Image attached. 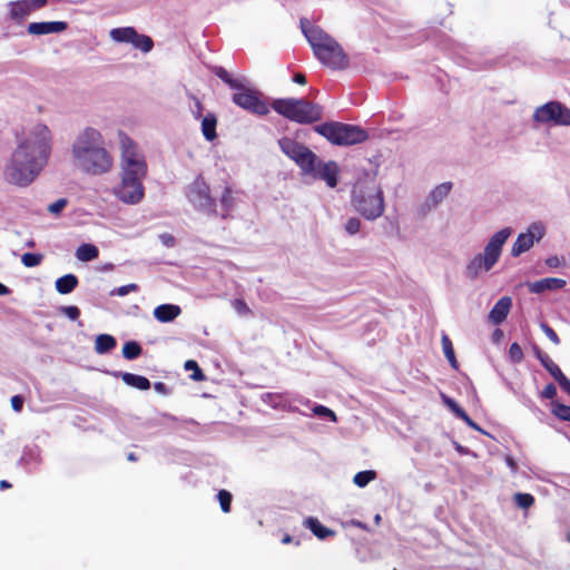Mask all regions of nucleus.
<instances>
[{"label":"nucleus","instance_id":"nucleus-1","mask_svg":"<svg viewBox=\"0 0 570 570\" xmlns=\"http://www.w3.org/2000/svg\"><path fill=\"white\" fill-rule=\"evenodd\" d=\"M51 140V131L42 124H37L28 136L18 139L3 170L6 180L17 186L31 184L48 163Z\"/></svg>","mask_w":570,"mask_h":570},{"label":"nucleus","instance_id":"nucleus-2","mask_svg":"<svg viewBox=\"0 0 570 570\" xmlns=\"http://www.w3.org/2000/svg\"><path fill=\"white\" fill-rule=\"evenodd\" d=\"M72 156L77 166L90 175H102L112 167V157L102 147L101 135L94 128H87L78 136L72 146Z\"/></svg>","mask_w":570,"mask_h":570},{"label":"nucleus","instance_id":"nucleus-3","mask_svg":"<svg viewBox=\"0 0 570 570\" xmlns=\"http://www.w3.org/2000/svg\"><path fill=\"white\" fill-rule=\"evenodd\" d=\"M299 26L314 55L324 66L333 70L345 69L348 66L347 56L333 37L321 27L312 24L306 18L301 19Z\"/></svg>","mask_w":570,"mask_h":570},{"label":"nucleus","instance_id":"nucleus-4","mask_svg":"<svg viewBox=\"0 0 570 570\" xmlns=\"http://www.w3.org/2000/svg\"><path fill=\"white\" fill-rule=\"evenodd\" d=\"M351 204L367 220H374L383 215L384 194L374 176L366 175V178L356 180L352 189Z\"/></svg>","mask_w":570,"mask_h":570},{"label":"nucleus","instance_id":"nucleus-5","mask_svg":"<svg viewBox=\"0 0 570 570\" xmlns=\"http://www.w3.org/2000/svg\"><path fill=\"white\" fill-rule=\"evenodd\" d=\"M271 107L278 115L297 124H312L323 116L322 107L306 99L279 98L275 99Z\"/></svg>","mask_w":570,"mask_h":570},{"label":"nucleus","instance_id":"nucleus-6","mask_svg":"<svg viewBox=\"0 0 570 570\" xmlns=\"http://www.w3.org/2000/svg\"><path fill=\"white\" fill-rule=\"evenodd\" d=\"M510 235L511 228L509 227L497 232L484 247L483 253L475 255L473 259L468 264V276L471 278H475L482 271H490L499 261L502 252V246L504 245Z\"/></svg>","mask_w":570,"mask_h":570},{"label":"nucleus","instance_id":"nucleus-7","mask_svg":"<svg viewBox=\"0 0 570 570\" xmlns=\"http://www.w3.org/2000/svg\"><path fill=\"white\" fill-rule=\"evenodd\" d=\"M314 130L336 146L356 145L368 138L367 132L361 127L338 121L317 125Z\"/></svg>","mask_w":570,"mask_h":570},{"label":"nucleus","instance_id":"nucleus-8","mask_svg":"<svg viewBox=\"0 0 570 570\" xmlns=\"http://www.w3.org/2000/svg\"><path fill=\"white\" fill-rule=\"evenodd\" d=\"M234 90L236 92L232 96V101L237 107L256 116H266L269 112V106L262 91L246 86L244 81Z\"/></svg>","mask_w":570,"mask_h":570},{"label":"nucleus","instance_id":"nucleus-9","mask_svg":"<svg viewBox=\"0 0 570 570\" xmlns=\"http://www.w3.org/2000/svg\"><path fill=\"white\" fill-rule=\"evenodd\" d=\"M281 150L291 158L302 171H311L316 155L303 144L289 138L283 137L278 140Z\"/></svg>","mask_w":570,"mask_h":570},{"label":"nucleus","instance_id":"nucleus-10","mask_svg":"<svg viewBox=\"0 0 570 570\" xmlns=\"http://www.w3.org/2000/svg\"><path fill=\"white\" fill-rule=\"evenodd\" d=\"M532 117L540 124L570 126V109L559 101H549L538 107Z\"/></svg>","mask_w":570,"mask_h":570},{"label":"nucleus","instance_id":"nucleus-11","mask_svg":"<svg viewBox=\"0 0 570 570\" xmlns=\"http://www.w3.org/2000/svg\"><path fill=\"white\" fill-rule=\"evenodd\" d=\"M144 179L120 175V184L114 189L115 196L127 205L139 204L145 197Z\"/></svg>","mask_w":570,"mask_h":570},{"label":"nucleus","instance_id":"nucleus-12","mask_svg":"<svg viewBox=\"0 0 570 570\" xmlns=\"http://www.w3.org/2000/svg\"><path fill=\"white\" fill-rule=\"evenodd\" d=\"M188 200L198 209L215 213V199L210 196L209 185L198 176L187 188Z\"/></svg>","mask_w":570,"mask_h":570},{"label":"nucleus","instance_id":"nucleus-13","mask_svg":"<svg viewBox=\"0 0 570 570\" xmlns=\"http://www.w3.org/2000/svg\"><path fill=\"white\" fill-rule=\"evenodd\" d=\"M114 41L120 43H131L134 48L144 53H148L154 48L153 39L147 35H140L134 27L115 28L110 31Z\"/></svg>","mask_w":570,"mask_h":570},{"label":"nucleus","instance_id":"nucleus-14","mask_svg":"<svg viewBox=\"0 0 570 570\" xmlns=\"http://www.w3.org/2000/svg\"><path fill=\"white\" fill-rule=\"evenodd\" d=\"M313 168L311 171H304L306 175H311L315 179L324 180L331 188L337 186L340 167L336 161L330 160L323 163L317 156L313 161Z\"/></svg>","mask_w":570,"mask_h":570},{"label":"nucleus","instance_id":"nucleus-15","mask_svg":"<svg viewBox=\"0 0 570 570\" xmlns=\"http://www.w3.org/2000/svg\"><path fill=\"white\" fill-rule=\"evenodd\" d=\"M544 227L541 224H532L527 233H521L511 248V255L518 257L521 254L528 252L535 242H539L544 236Z\"/></svg>","mask_w":570,"mask_h":570},{"label":"nucleus","instance_id":"nucleus-16","mask_svg":"<svg viewBox=\"0 0 570 570\" xmlns=\"http://www.w3.org/2000/svg\"><path fill=\"white\" fill-rule=\"evenodd\" d=\"M48 0H16L10 1L7 6L9 9V18L13 22L21 24L33 11L43 8Z\"/></svg>","mask_w":570,"mask_h":570},{"label":"nucleus","instance_id":"nucleus-17","mask_svg":"<svg viewBox=\"0 0 570 570\" xmlns=\"http://www.w3.org/2000/svg\"><path fill=\"white\" fill-rule=\"evenodd\" d=\"M118 137L121 150L120 161L146 160L137 144L127 134L119 131Z\"/></svg>","mask_w":570,"mask_h":570},{"label":"nucleus","instance_id":"nucleus-18","mask_svg":"<svg viewBox=\"0 0 570 570\" xmlns=\"http://www.w3.org/2000/svg\"><path fill=\"white\" fill-rule=\"evenodd\" d=\"M534 354L540 361L541 365L549 372V374L559 383L560 387L567 385L569 379L563 374L561 368L550 358L548 354L542 352L539 347H534Z\"/></svg>","mask_w":570,"mask_h":570},{"label":"nucleus","instance_id":"nucleus-19","mask_svg":"<svg viewBox=\"0 0 570 570\" xmlns=\"http://www.w3.org/2000/svg\"><path fill=\"white\" fill-rule=\"evenodd\" d=\"M512 307V298L510 296L501 297L492 307L489 313V321L493 325H500L508 317L510 309Z\"/></svg>","mask_w":570,"mask_h":570},{"label":"nucleus","instance_id":"nucleus-20","mask_svg":"<svg viewBox=\"0 0 570 570\" xmlns=\"http://www.w3.org/2000/svg\"><path fill=\"white\" fill-rule=\"evenodd\" d=\"M68 28L65 21H50V22H31L28 26V32L35 36H42L49 33H59Z\"/></svg>","mask_w":570,"mask_h":570},{"label":"nucleus","instance_id":"nucleus-21","mask_svg":"<svg viewBox=\"0 0 570 570\" xmlns=\"http://www.w3.org/2000/svg\"><path fill=\"white\" fill-rule=\"evenodd\" d=\"M120 175H126L129 177H137V178H146L148 173V166L146 160H128V161H120Z\"/></svg>","mask_w":570,"mask_h":570},{"label":"nucleus","instance_id":"nucleus-22","mask_svg":"<svg viewBox=\"0 0 570 570\" xmlns=\"http://www.w3.org/2000/svg\"><path fill=\"white\" fill-rule=\"evenodd\" d=\"M566 286V281L557 277H547L540 281L529 283V291L531 293H542L544 291L561 289Z\"/></svg>","mask_w":570,"mask_h":570},{"label":"nucleus","instance_id":"nucleus-23","mask_svg":"<svg viewBox=\"0 0 570 570\" xmlns=\"http://www.w3.org/2000/svg\"><path fill=\"white\" fill-rule=\"evenodd\" d=\"M181 313V308L175 304H161L154 309V316L161 323L173 322Z\"/></svg>","mask_w":570,"mask_h":570},{"label":"nucleus","instance_id":"nucleus-24","mask_svg":"<svg viewBox=\"0 0 570 570\" xmlns=\"http://www.w3.org/2000/svg\"><path fill=\"white\" fill-rule=\"evenodd\" d=\"M443 403L448 409L459 419L464 421L470 428L480 431L479 425L468 415V413L451 397L445 394H441Z\"/></svg>","mask_w":570,"mask_h":570},{"label":"nucleus","instance_id":"nucleus-25","mask_svg":"<svg viewBox=\"0 0 570 570\" xmlns=\"http://www.w3.org/2000/svg\"><path fill=\"white\" fill-rule=\"evenodd\" d=\"M443 403L448 409L459 419L464 421L470 428L480 431L479 425L468 415V413L451 397L445 394H441Z\"/></svg>","mask_w":570,"mask_h":570},{"label":"nucleus","instance_id":"nucleus-26","mask_svg":"<svg viewBox=\"0 0 570 570\" xmlns=\"http://www.w3.org/2000/svg\"><path fill=\"white\" fill-rule=\"evenodd\" d=\"M304 525L309 529L313 534L315 537H317L318 539H326L328 537H333L335 535V531L334 530H331L328 528H326L325 525H323L318 519L314 518V517H308L304 520Z\"/></svg>","mask_w":570,"mask_h":570},{"label":"nucleus","instance_id":"nucleus-27","mask_svg":"<svg viewBox=\"0 0 570 570\" xmlns=\"http://www.w3.org/2000/svg\"><path fill=\"white\" fill-rule=\"evenodd\" d=\"M217 117L213 112H208L202 119V134L206 140L213 141L217 138L216 127H217Z\"/></svg>","mask_w":570,"mask_h":570},{"label":"nucleus","instance_id":"nucleus-28","mask_svg":"<svg viewBox=\"0 0 570 570\" xmlns=\"http://www.w3.org/2000/svg\"><path fill=\"white\" fill-rule=\"evenodd\" d=\"M120 377L125 384L140 391H147L151 385L150 381L141 375L124 372L120 374Z\"/></svg>","mask_w":570,"mask_h":570},{"label":"nucleus","instance_id":"nucleus-29","mask_svg":"<svg viewBox=\"0 0 570 570\" xmlns=\"http://www.w3.org/2000/svg\"><path fill=\"white\" fill-rule=\"evenodd\" d=\"M79 284V279L75 274H66L56 281V291L66 295L71 293Z\"/></svg>","mask_w":570,"mask_h":570},{"label":"nucleus","instance_id":"nucleus-30","mask_svg":"<svg viewBox=\"0 0 570 570\" xmlns=\"http://www.w3.org/2000/svg\"><path fill=\"white\" fill-rule=\"evenodd\" d=\"M117 345V341L112 335L109 334H99L96 337L95 342V351L98 354H105L114 350Z\"/></svg>","mask_w":570,"mask_h":570},{"label":"nucleus","instance_id":"nucleus-31","mask_svg":"<svg viewBox=\"0 0 570 570\" xmlns=\"http://www.w3.org/2000/svg\"><path fill=\"white\" fill-rule=\"evenodd\" d=\"M452 184L450 181L438 185L430 194L428 200L436 206L441 203L451 191Z\"/></svg>","mask_w":570,"mask_h":570},{"label":"nucleus","instance_id":"nucleus-32","mask_svg":"<svg viewBox=\"0 0 570 570\" xmlns=\"http://www.w3.org/2000/svg\"><path fill=\"white\" fill-rule=\"evenodd\" d=\"M76 256L81 262H90L99 256V250L97 246L86 243L77 248Z\"/></svg>","mask_w":570,"mask_h":570},{"label":"nucleus","instance_id":"nucleus-33","mask_svg":"<svg viewBox=\"0 0 570 570\" xmlns=\"http://www.w3.org/2000/svg\"><path fill=\"white\" fill-rule=\"evenodd\" d=\"M441 344H442L443 353H444L446 360L449 361L450 365L454 370H458L459 368V363H458V360L455 357L453 344H452V341L450 340V337L446 334L442 335Z\"/></svg>","mask_w":570,"mask_h":570},{"label":"nucleus","instance_id":"nucleus-34","mask_svg":"<svg viewBox=\"0 0 570 570\" xmlns=\"http://www.w3.org/2000/svg\"><path fill=\"white\" fill-rule=\"evenodd\" d=\"M213 72L229 88L235 89L240 87L242 79L233 78L232 75L223 67H214Z\"/></svg>","mask_w":570,"mask_h":570},{"label":"nucleus","instance_id":"nucleus-35","mask_svg":"<svg viewBox=\"0 0 570 570\" xmlns=\"http://www.w3.org/2000/svg\"><path fill=\"white\" fill-rule=\"evenodd\" d=\"M142 353V348L140 344L136 341H128L122 346V356L126 360H135L139 357Z\"/></svg>","mask_w":570,"mask_h":570},{"label":"nucleus","instance_id":"nucleus-36","mask_svg":"<svg viewBox=\"0 0 570 570\" xmlns=\"http://www.w3.org/2000/svg\"><path fill=\"white\" fill-rule=\"evenodd\" d=\"M376 478V472L373 471V470H366V471H361V472H357L354 478H353V482L360 487V488H364L366 487L371 481H373L374 479Z\"/></svg>","mask_w":570,"mask_h":570},{"label":"nucleus","instance_id":"nucleus-37","mask_svg":"<svg viewBox=\"0 0 570 570\" xmlns=\"http://www.w3.org/2000/svg\"><path fill=\"white\" fill-rule=\"evenodd\" d=\"M43 255L40 253H24L21 262L26 267H36L41 264Z\"/></svg>","mask_w":570,"mask_h":570},{"label":"nucleus","instance_id":"nucleus-38","mask_svg":"<svg viewBox=\"0 0 570 570\" xmlns=\"http://www.w3.org/2000/svg\"><path fill=\"white\" fill-rule=\"evenodd\" d=\"M552 413L560 420L570 422V405L553 403Z\"/></svg>","mask_w":570,"mask_h":570},{"label":"nucleus","instance_id":"nucleus-39","mask_svg":"<svg viewBox=\"0 0 570 570\" xmlns=\"http://www.w3.org/2000/svg\"><path fill=\"white\" fill-rule=\"evenodd\" d=\"M185 368L187 371H191L193 374L190 375V377L194 380V381H203L205 380V374L204 372L202 371V368L198 366L197 362L194 361V360H188L186 361L185 363Z\"/></svg>","mask_w":570,"mask_h":570},{"label":"nucleus","instance_id":"nucleus-40","mask_svg":"<svg viewBox=\"0 0 570 570\" xmlns=\"http://www.w3.org/2000/svg\"><path fill=\"white\" fill-rule=\"evenodd\" d=\"M217 498H218L222 511L225 513H228L230 511L232 500H233L230 492H228L227 490H219Z\"/></svg>","mask_w":570,"mask_h":570},{"label":"nucleus","instance_id":"nucleus-41","mask_svg":"<svg viewBox=\"0 0 570 570\" xmlns=\"http://www.w3.org/2000/svg\"><path fill=\"white\" fill-rule=\"evenodd\" d=\"M514 500L517 505L522 509H529L534 503V498L530 493H517Z\"/></svg>","mask_w":570,"mask_h":570},{"label":"nucleus","instance_id":"nucleus-42","mask_svg":"<svg viewBox=\"0 0 570 570\" xmlns=\"http://www.w3.org/2000/svg\"><path fill=\"white\" fill-rule=\"evenodd\" d=\"M222 206L224 207L225 212H229L233 208L234 205V198L232 195V189L229 187H225L224 193L220 197Z\"/></svg>","mask_w":570,"mask_h":570},{"label":"nucleus","instance_id":"nucleus-43","mask_svg":"<svg viewBox=\"0 0 570 570\" xmlns=\"http://www.w3.org/2000/svg\"><path fill=\"white\" fill-rule=\"evenodd\" d=\"M313 412H314V414H316L318 416L328 417L332 422H336L337 421V416L334 413V411H332L331 409H328V407H326L324 405H316L313 409Z\"/></svg>","mask_w":570,"mask_h":570},{"label":"nucleus","instance_id":"nucleus-44","mask_svg":"<svg viewBox=\"0 0 570 570\" xmlns=\"http://www.w3.org/2000/svg\"><path fill=\"white\" fill-rule=\"evenodd\" d=\"M509 357L514 363H520L523 360V352L518 343H512L509 347Z\"/></svg>","mask_w":570,"mask_h":570},{"label":"nucleus","instance_id":"nucleus-45","mask_svg":"<svg viewBox=\"0 0 570 570\" xmlns=\"http://www.w3.org/2000/svg\"><path fill=\"white\" fill-rule=\"evenodd\" d=\"M361 228V220L356 217H351L345 224V230L350 235H355Z\"/></svg>","mask_w":570,"mask_h":570},{"label":"nucleus","instance_id":"nucleus-46","mask_svg":"<svg viewBox=\"0 0 570 570\" xmlns=\"http://www.w3.org/2000/svg\"><path fill=\"white\" fill-rule=\"evenodd\" d=\"M60 312L62 314H65L68 318H70L71 321H76L79 318L80 316V309L75 306V305H70V306H62L60 308Z\"/></svg>","mask_w":570,"mask_h":570},{"label":"nucleus","instance_id":"nucleus-47","mask_svg":"<svg viewBox=\"0 0 570 570\" xmlns=\"http://www.w3.org/2000/svg\"><path fill=\"white\" fill-rule=\"evenodd\" d=\"M233 306L236 309V312L240 315H249L252 313L250 308L248 307L247 303L242 298H236L233 302Z\"/></svg>","mask_w":570,"mask_h":570},{"label":"nucleus","instance_id":"nucleus-48","mask_svg":"<svg viewBox=\"0 0 570 570\" xmlns=\"http://www.w3.org/2000/svg\"><path fill=\"white\" fill-rule=\"evenodd\" d=\"M137 291H138V285L132 283V284H127V285L118 287L117 289L111 292V294L112 295L117 294L118 296H125V295L129 294L130 292H137Z\"/></svg>","mask_w":570,"mask_h":570},{"label":"nucleus","instance_id":"nucleus-49","mask_svg":"<svg viewBox=\"0 0 570 570\" xmlns=\"http://www.w3.org/2000/svg\"><path fill=\"white\" fill-rule=\"evenodd\" d=\"M541 328L551 342H553L556 345L560 343V338L552 327H550L548 324H542Z\"/></svg>","mask_w":570,"mask_h":570},{"label":"nucleus","instance_id":"nucleus-50","mask_svg":"<svg viewBox=\"0 0 570 570\" xmlns=\"http://www.w3.org/2000/svg\"><path fill=\"white\" fill-rule=\"evenodd\" d=\"M556 395L557 387L552 383L547 384L541 392V397L547 400H552L553 397H556Z\"/></svg>","mask_w":570,"mask_h":570},{"label":"nucleus","instance_id":"nucleus-51","mask_svg":"<svg viewBox=\"0 0 570 570\" xmlns=\"http://www.w3.org/2000/svg\"><path fill=\"white\" fill-rule=\"evenodd\" d=\"M67 206V200L65 198H60L55 203L50 204L48 210L52 214H59Z\"/></svg>","mask_w":570,"mask_h":570},{"label":"nucleus","instance_id":"nucleus-52","mask_svg":"<svg viewBox=\"0 0 570 570\" xmlns=\"http://www.w3.org/2000/svg\"><path fill=\"white\" fill-rule=\"evenodd\" d=\"M191 99L194 100V104H195V109L193 110V116L195 119H200L203 116L204 106L197 97L191 96Z\"/></svg>","mask_w":570,"mask_h":570},{"label":"nucleus","instance_id":"nucleus-53","mask_svg":"<svg viewBox=\"0 0 570 570\" xmlns=\"http://www.w3.org/2000/svg\"><path fill=\"white\" fill-rule=\"evenodd\" d=\"M159 239L166 247H174L176 244V239L171 234L164 233L159 235Z\"/></svg>","mask_w":570,"mask_h":570},{"label":"nucleus","instance_id":"nucleus-54","mask_svg":"<svg viewBox=\"0 0 570 570\" xmlns=\"http://www.w3.org/2000/svg\"><path fill=\"white\" fill-rule=\"evenodd\" d=\"M11 406L13 411L20 412L23 407V397L21 395H13L11 397Z\"/></svg>","mask_w":570,"mask_h":570},{"label":"nucleus","instance_id":"nucleus-55","mask_svg":"<svg viewBox=\"0 0 570 570\" xmlns=\"http://www.w3.org/2000/svg\"><path fill=\"white\" fill-rule=\"evenodd\" d=\"M154 389L156 392L164 394V395H167L170 393L169 387L164 382H156L154 384Z\"/></svg>","mask_w":570,"mask_h":570},{"label":"nucleus","instance_id":"nucleus-56","mask_svg":"<svg viewBox=\"0 0 570 570\" xmlns=\"http://www.w3.org/2000/svg\"><path fill=\"white\" fill-rule=\"evenodd\" d=\"M546 264L551 268H556L560 265V259L558 256H550L546 259Z\"/></svg>","mask_w":570,"mask_h":570},{"label":"nucleus","instance_id":"nucleus-57","mask_svg":"<svg viewBox=\"0 0 570 570\" xmlns=\"http://www.w3.org/2000/svg\"><path fill=\"white\" fill-rule=\"evenodd\" d=\"M505 463L513 473L518 471V464L511 455L505 456Z\"/></svg>","mask_w":570,"mask_h":570},{"label":"nucleus","instance_id":"nucleus-58","mask_svg":"<svg viewBox=\"0 0 570 570\" xmlns=\"http://www.w3.org/2000/svg\"><path fill=\"white\" fill-rule=\"evenodd\" d=\"M293 80L298 85L306 83V77L304 73H301V72L295 73Z\"/></svg>","mask_w":570,"mask_h":570},{"label":"nucleus","instance_id":"nucleus-59","mask_svg":"<svg viewBox=\"0 0 570 570\" xmlns=\"http://www.w3.org/2000/svg\"><path fill=\"white\" fill-rule=\"evenodd\" d=\"M11 487H12V485H11V483H9V482H8V481H6V480H2V481L0 482V489H1V490H7V489H10Z\"/></svg>","mask_w":570,"mask_h":570},{"label":"nucleus","instance_id":"nucleus-60","mask_svg":"<svg viewBox=\"0 0 570 570\" xmlns=\"http://www.w3.org/2000/svg\"><path fill=\"white\" fill-rule=\"evenodd\" d=\"M9 293H10V289L2 283H0V295H7Z\"/></svg>","mask_w":570,"mask_h":570},{"label":"nucleus","instance_id":"nucleus-61","mask_svg":"<svg viewBox=\"0 0 570 570\" xmlns=\"http://www.w3.org/2000/svg\"><path fill=\"white\" fill-rule=\"evenodd\" d=\"M292 541H293V538H292V535H289V534H285V535L282 538V543H283V544H288V543H291Z\"/></svg>","mask_w":570,"mask_h":570},{"label":"nucleus","instance_id":"nucleus-62","mask_svg":"<svg viewBox=\"0 0 570 570\" xmlns=\"http://www.w3.org/2000/svg\"><path fill=\"white\" fill-rule=\"evenodd\" d=\"M127 460L128 461H131V462H135L138 460L137 455L134 453V452H130L128 455H127Z\"/></svg>","mask_w":570,"mask_h":570},{"label":"nucleus","instance_id":"nucleus-63","mask_svg":"<svg viewBox=\"0 0 570 570\" xmlns=\"http://www.w3.org/2000/svg\"><path fill=\"white\" fill-rule=\"evenodd\" d=\"M566 384L567 385H562L561 389L570 395V380Z\"/></svg>","mask_w":570,"mask_h":570},{"label":"nucleus","instance_id":"nucleus-64","mask_svg":"<svg viewBox=\"0 0 570 570\" xmlns=\"http://www.w3.org/2000/svg\"><path fill=\"white\" fill-rule=\"evenodd\" d=\"M501 335H502V332H501L499 328H497V330L494 331V336H495V337H499V336H501Z\"/></svg>","mask_w":570,"mask_h":570}]
</instances>
